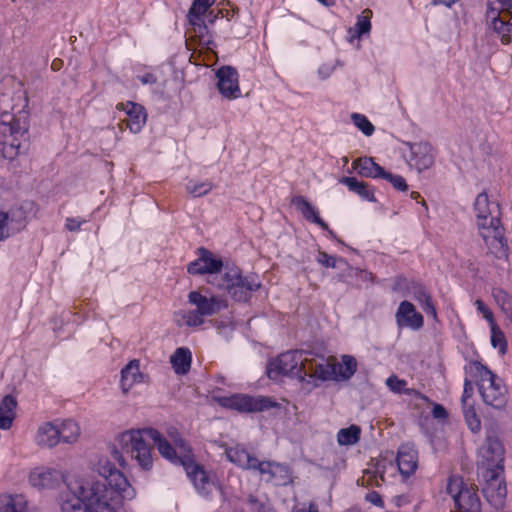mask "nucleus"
Instances as JSON below:
<instances>
[{
  "instance_id": "1",
  "label": "nucleus",
  "mask_w": 512,
  "mask_h": 512,
  "mask_svg": "<svg viewBox=\"0 0 512 512\" xmlns=\"http://www.w3.org/2000/svg\"><path fill=\"white\" fill-rule=\"evenodd\" d=\"M170 437L173 444L153 428L129 430L121 434L120 444L123 451L142 470L149 471L152 469L154 462L153 447L148 442L150 440L163 458L184 468L187 477L200 493H209V476L204 467L195 461L190 446L176 430L170 432Z\"/></svg>"
},
{
  "instance_id": "2",
  "label": "nucleus",
  "mask_w": 512,
  "mask_h": 512,
  "mask_svg": "<svg viewBox=\"0 0 512 512\" xmlns=\"http://www.w3.org/2000/svg\"><path fill=\"white\" fill-rule=\"evenodd\" d=\"M27 99L18 93L0 94V153L7 160L15 159L29 141Z\"/></svg>"
},
{
  "instance_id": "3",
  "label": "nucleus",
  "mask_w": 512,
  "mask_h": 512,
  "mask_svg": "<svg viewBox=\"0 0 512 512\" xmlns=\"http://www.w3.org/2000/svg\"><path fill=\"white\" fill-rule=\"evenodd\" d=\"M67 492L61 502L62 512H117L113 491L87 479H74L66 484Z\"/></svg>"
},
{
  "instance_id": "4",
  "label": "nucleus",
  "mask_w": 512,
  "mask_h": 512,
  "mask_svg": "<svg viewBox=\"0 0 512 512\" xmlns=\"http://www.w3.org/2000/svg\"><path fill=\"white\" fill-rule=\"evenodd\" d=\"M470 377L477 379V387L485 405L496 410L505 409L508 390L503 380L479 361H470L464 367Z\"/></svg>"
},
{
  "instance_id": "5",
  "label": "nucleus",
  "mask_w": 512,
  "mask_h": 512,
  "mask_svg": "<svg viewBox=\"0 0 512 512\" xmlns=\"http://www.w3.org/2000/svg\"><path fill=\"white\" fill-rule=\"evenodd\" d=\"M209 283L220 290L226 291L230 297L238 302H247L251 294L261 287L258 276L255 274L243 275L236 267H225L224 273L215 275Z\"/></svg>"
},
{
  "instance_id": "6",
  "label": "nucleus",
  "mask_w": 512,
  "mask_h": 512,
  "mask_svg": "<svg viewBox=\"0 0 512 512\" xmlns=\"http://www.w3.org/2000/svg\"><path fill=\"white\" fill-rule=\"evenodd\" d=\"M188 302L195 306L189 311L175 313V320L178 326L198 327L204 323L205 317H210L226 307V301L216 295L207 296L201 291H191L188 294Z\"/></svg>"
},
{
  "instance_id": "7",
  "label": "nucleus",
  "mask_w": 512,
  "mask_h": 512,
  "mask_svg": "<svg viewBox=\"0 0 512 512\" xmlns=\"http://www.w3.org/2000/svg\"><path fill=\"white\" fill-rule=\"evenodd\" d=\"M97 472L103 480H88L89 483L102 484L107 491H113V502H117V511L122 506L123 500H131L135 497V490L125 478L123 473L108 459H100L97 463Z\"/></svg>"
},
{
  "instance_id": "8",
  "label": "nucleus",
  "mask_w": 512,
  "mask_h": 512,
  "mask_svg": "<svg viewBox=\"0 0 512 512\" xmlns=\"http://www.w3.org/2000/svg\"><path fill=\"white\" fill-rule=\"evenodd\" d=\"M309 356L308 351L294 350L280 354L276 359L269 362L267 376L272 380H279L281 376H290L306 380L305 363Z\"/></svg>"
},
{
  "instance_id": "9",
  "label": "nucleus",
  "mask_w": 512,
  "mask_h": 512,
  "mask_svg": "<svg viewBox=\"0 0 512 512\" xmlns=\"http://www.w3.org/2000/svg\"><path fill=\"white\" fill-rule=\"evenodd\" d=\"M446 490L457 512H482L478 489L474 484H467L462 477L452 475L448 478Z\"/></svg>"
},
{
  "instance_id": "10",
  "label": "nucleus",
  "mask_w": 512,
  "mask_h": 512,
  "mask_svg": "<svg viewBox=\"0 0 512 512\" xmlns=\"http://www.w3.org/2000/svg\"><path fill=\"white\" fill-rule=\"evenodd\" d=\"M505 448L498 429H489L478 450L477 471L504 468Z\"/></svg>"
},
{
  "instance_id": "11",
  "label": "nucleus",
  "mask_w": 512,
  "mask_h": 512,
  "mask_svg": "<svg viewBox=\"0 0 512 512\" xmlns=\"http://www.w3.org/2000/svg\"><path fill=\"white\" fill-rule=\"evenodd\" d=\"M477 475L486 500L497 509L503 507L507 496L504 468L479 470Z\"/></svg>"
},
{
  "instance_id": "12",
  "label": "nucleus",
  "mask_w": 512,
  "mask_h": 512,
  "mask_svg": "<svg viewBox=\"0 0 512 512\" xmlns=\"http://www.w3.org/2000/svg\"><path fill=\"white\" fill-rule=\"evenodd\" d=\"M218 403L228 409L239 412H262L270 408L278 407V403L265 396H249L244 394H235L232 396L220 397Z\"/></svg>"
},
{
  "instance_id": "13",
  "label": "nucleus",
  "mask_w": 512,
  "mask_h": 512,
  "mask_svg": "<svg viewBox=\"0 0 512 512\" xmlns=\"http://www.w3.org/2000/svg\"><path fill=\"white\" fill-rule=\"evenodd\" d=\"M501 214H494L489 217H485L484 230L483 226L480 225V221H476L477 228L480 236L485 241L486 245L494 253H505L506 239L505 229L501 224Z\"/></svg>"
},
{
  "instance_id": "14",
  "label": "nucleus",
  "mask_w": 512,
  "mask_h": 512,
  "mask_svg": "<svg viewBox=\"0 0 512 512\" xmlns=\"http://www.w3.org/2000/svg\"><path fill=\"white\" fill-rule=\"evenodd\" d=\"M487 0L486 22L490 28L501 36L503 44L510 42L512 24L500 17L501 12H506L511 7L510 0Z\"/></svg>"
},
{
  "instance_id": "15",
  "label": "nucleus",
  "mask_w": 512,
  "mask_h": 512,
  "mask_svg": "<svg viewBox=\"0 0 512 512\" xmlns=\"http://www.w3.org/2000/svg\"><path fill=\"white\" fill-rule=\"evenodd\" d=\"M305 372L307 383L313 382V386H318L316 381H328L335 378L334 357L325 358L324 356H315L309 352L305 363Z\"/></svg>"
},
{
  "instance_id": "16",
  "label": "nucleus",
  "mask_w": 512,
  "mask_h": 512,
  "mask_svg": "<svg viewBox=\"0 0 512 512\" xmlns=\"http://www.w3.org/2000/svg\"><path fill=\"white\" fill-rule=\"evenodd\" d=\"M223 268V262L206 248L198 249V259L188 265V272L192 275L210 274L213 280L215 275H220Z\"/></svg>"
},
{
  "instance_id": "17",
  "label": "nucleus",
  "mask_w": 512,
  "mask_h": 512,
  "mask_svg": "<svg viewBox=\"0 0 512 512\" xmlns=\"http://www.w3.org/2000/svg\"><path fill=\"white\" fill-rule=\"evenodd\" d=\"M216 77L218 90L223 97L235 99L240 96L239 75L234 67L222 66L217 70Z\"/></svg>"
},
{
  "instance_id": "18",
  "label": "nucleus",
  "mask_w": 512,
  "mask_h": 512,
  "mask_svg": "<svg viewBox=\"0 0 512 512\" xmlns=\"http://www.w3.org/2000/svg\"><path fill=\"white\" fill-rule=\"evenodd\" d=\"M410 157L408 164L418 172L429 169L434 163L433 147L428 142L409 144Z\"/></svg>"
},
{
  "instance_id": "19",
  "label": "nucleus",
  "mask_w": 512,
  "mask_h": 512,
  "mask_svg": "<svg viewBox=\"0 0 512 512\" xmlns=\"http://www.w3.org/2000/svg\"><path fill=\"white\" fill-rule=\"evenodd\" d=\"M398 328H410L419 330L423 327V316L416 310L415 306L409 301H402L395 314Z\"/></svg>"
},
{
  "instance_id": "20",
  "label": "nucleus",
  "mask_w": 512,
  "mask_h": 512,
  "mask_svg": "<svg viewBox=\"0 0 512 512\" xmlns=\"http://www.w3.org/2000/svg\"><path fill=\"white\" fill-rule=\"evenodd\" d=\"M257 471L261 475L267 476L265 478L267 482H272L276 486L286 485L291 478L289 467L282 463L260 461Z\"/></svg>"
},
{
  "instance_id": "21",
  "label": "nucleus",
  "mask_w": 512,
  "mask_h": 512,
  "mask_svg": "<svg viewBox=\"0 0 512 512\" xmlns=\"http://www.w3.org/2000/svg\"><path fill=\"white\" fill-rule=\"evenodd\" d=\"M291 204L302 214V216L309 222L317 224L323 230L327 231L332 238H336L335 233L329 229L328 224L319 216V212L308 200L301 195L294 196L291 199Z\"/></svg>"
},
{
  "instance_id": "22",
  "label": "nucleus",
  "mask_w": 512,
  "mask_h": 512,
  "mask_svg": "<svg viewBox=\"0 0 512 512\" xmlns=\"http://www.w3.org/2000/svg\"><path fill=\"white\" fill-rule=\"evenodd\" d=\"M225 454L227 459L244 470H256L259 466L260 460L250 454L245 448L240 445L226 448Z\"/></svg>"
},
{
  "instance_id": "23",
  "label": "nucleus",
  "mask_w": 512,
  "mask_h": 512,
  "mask_svg": "<svg viewBox=\"0 0 512 512\" xmlns=\"http://www.w3.org/2000/svg\"><path fill=\"white\" fill-rule=\"evenodd\" d=\"M62 479V473L56 469H35L29 475L30 484L38 489L53 488Z\"/></svg>"
},
{
  "instance_id": "24",
  "label": "nucleus",
  "mask_w": 512,
  "mask_h": 512,
  "mask_svg": "<svg viewBox=\"0 0 512 512\" xmlns=\"http://www.w3.org/2000/svg\"><path fill=\"white\" fill-rule=\"evenodd\" d=\"M473 206L476 221H480L481 226H484L482 223H485V217L501 214L499 204L496 201H490L486 192H481L477 195ZM482 228L483 230L485 229L484 227Z\"/></svg>"
},
{
  "instance_id": "25",
  "label": "nucleus",
  "mask_w": 512,
  "mask_h": 512,
  "mask_svg": "<svg viewBox=\"0 0 512 512\" xmlns=\"http://www.w3.org/2000/svg\"><path fill=\"white\" fill-rule=\"evenodd\" d=\"M417 451L410 445H402L397 454V465L402 475L410 476L417 468Z\"/></svg>"
},
{
  "instance_id": "26",
  "label": "nucleus",
  "mask_w": 512,
  "mask_h": 512,
  "mask_svg": "<svg viewBox=\"0 0 512 512\" xmlns=\"http://www.w3.org/2000/svg\"><path fill=\"white\" fill-rule=\"evenodd\" d=\"M35 442L41 447H55L58 443H60V436L57 425L51 422L42 424L37 430Z\"/></svg>"
},
{
  "instance_id": "27",
  "label": "nucleus",
  "mask_w": 512,
  "mask_h": 512,
  "mask_svg": "<svg viewBox=\"0 0 512 512\" xmlns=\"http://www.w3.org/2000/svg\"><path fill=\"white\" fill-rule=\"evenodd\" d=\"M130 108L127 111V118L125 119L126 127L134 134L139 133L147 120V113L145 108L140 104L128 103Z\"/></svg>"
},
{
  "instance_id": "28",
  "label": "nucleus",
  "mask_w": 512,
  "mask_h": 512,
  "mask_svg": "<svg viewBox=\"0 0 512 512\" xmlns=\"http://www.w3.org/2000/svg\"><path fill=\"white\" fill-rule=\"evenodd\" d=\"M143 380V374L140 372V363L138 360L130 361L121 370V388L126 394L134 384L140 383Z\"/></svg>"
},
{
  "instance_id": "29",
  "label": "nucleus",
  "mask_w": 512,
  "mask_h": 512,
  "mask_svg": "<svg viewBox=\"0 0 512 512\" xmlns=\"http://www.w3.org/2000/svg\"><path fill=\"white\" fill-rule=\"evenodd\" d=\"M352 166L360 176L366 178H381L384 173V168L368 157L358 158Z\"/></svg>"
},
{
  "instance_id": "30",
  "label": "nucleus",
  "mask_w": 512,
  "mask_h": 512,
  "mask_svg": "<svg viewBox=\"0 0 512 512\" xmlns=\"http://www.w3.org/2000/svg\"><path fill=\"white\" fill-rule=\"evenodd\" d=\"M335 364V381L349 380L357 370V361L353 356L343 355L341 362H337L334 357Z\"/></svg>"
},
{
  "instance_id": "31",
  "label": "nucleus",
  "mask_w": 512,
  "mask_h": 512,
  "mask_svg": "<svg viewBox=\"0 0 512 512\" xmlns=\"http://www.w3.org/2000/svg\"><path fill=\"white\" fill-rule=\"evenodd\" d=\"M410 290L415 298L418 301L423 309V311L428 315L436 318L437 312L436 308L432 302L431 295L428 293L426 288L419 283H412Z\"/></svg>"
},
{
  "instance_id": "32",
  "label": "nucleus",
  "mask_w": 512,
  "mask_h": 512,
  "mask_svg": "<svg viewBox=\"0 0 512 512\" xmlns=\"http://www.w3.org/2000/svg\"><path fill=\"white\" fill-rule=\"evenodd\" d=\"M339 182L348 187V189L357 195H359L362 199L375 202L376 199L374 197V192L370 189V186L363 181L357 180L355 177H342Z\"/></svg>"
},
{
  "instance_id": "33",
  "label": "nucleus",
  "mask_w": 512,
  "mask_h": 512,
  "mask_svg": "<svg viewBox=\"0 0 512 512\" xmlns=\"http://www.w3.org/2000/svg\"><path fill=\"white\" fill-rule=\"evenodd\" d=\"M17 402L11 395H6L0 402V428L9 429L15 418Z\"/></svg>"
},
{
  "instance_id": "34",
  "label": "nucleus",
  "mask_w": 512,
  "mask_h": 512,
  "mask_svg": "<svg viewBox=\"0 0 512 512\" xmlns=\"http://www.w3.org/2000/svg\"><path fill=\"white\" fill-rule=\"evenodd\" d=\"M171 363L176 374L184 375L190 370L191 352L188 348H177L171 356Z\"/></svg>"
},
{
  "instance_id": "35",
  "label": "nucleus",
  "mask_w": 512,
  "mask_h": 512,
  "mask_svg": "<svg viewBox=\"0 0 512 512\" xmlns=\"http://www.w3.org/2000/svg\"><path fill=\"white\" fill-rule=\"evenodd\" d=\"M57 429L59 431L60 442L67 444L75 443L81 434L78 423L71 419L63 421L59 426L57 425Z\"/></svg>"
},
{
  "instance_id": "36",
  "label": "nucleus",
  "mask_w": 512,
  "mask_h": 512,
  "mask_svg": "<svg viewBox=\"0 0 512 512\" xmlns=\"http://www.w3.org/2000/svg\"><path fill=\"white\" fill-rule=\"evenodd\" d=\"M360 436L361 428L353 424L338 431L337 442L341 446L354 445L360 440Z\"/></svg>"
},
{
  "instance_id": "37",
  "label": "nucleus",
  "mask_w": 512,
  "mask_h": 512,
  "mask_svg": "<svg viewBox=\"0 0 512 512\" xmlns=\"http://www.w3.org/2000/svg\"><path fill=\"white\" fill-rule=\"evenodd\" d=\"M25 502L20 495H0V512H24Z\"/></svg>"
},
{
  "instance_id": "38",
  "label": "nucleus",
  "mask_w": 512,
  "mask_h": 512,
  "mask_svg": "<svg viewBox=\"0 0 512 512\" xmlns=\"http://www.w3.org/2000/svg\"><path fill=\"white\" fill-rule=\"evenodd\" d=\"M214 0H194L189 10V20L192 25H197L202 21V16L207 9L213 4Z\"/></svg>"
},
{
  "instance_id": "39",
  "label": "nucleus",
  "mask_w": 512,
  "mask_h": 512,
  "mask_svg": "<svg viewBox=\"0 0 512 512\" xmlns=\"http://www.w3.org/2000/svg\"><path fill=\"white\" fill-rule=\"evenodd\" d=\"M491 345L498 348L501 354L507 351V341L504 333L499 329L496 323L491 324Z\"/></svg>"
},
{
  "instance_id": "40",
  "label": "nucleus",
  "mask_w": 512,
  "mask_h": 512,
  "mask_svg": "<svg viewBox=\"0 0 512 512\" xmlns=\"http://www.w3.org/2000/svg\"><path fill=\"white\" fill-rule=\"evenodd\" d=\"M463 414L468 428L473 432L477 433L481 429V421L476 414L473 406H463Z\"/></svg>"
},
{
  "instance_id": "41",
  "label": "nucleus",
  "mask_w": 512,
  "mask_h": 512,
  "mask_svg": "<svg viewBox=\"0 0 512 512\" xmlns=\"http://www.w3.org/2000/svg\"><path fill=\"white\" fill-rule=\"evenodd\" d=\"M351 119L354 125L361 130L365 136H371L374 133L375 127L365 115L353 113Z\"/></svg>"
},
{
  "instance_id": "42",
  "label": "nucleus",
  "mask_w": 512,
  "mask_h": 512,
  "mask_svg": "<svg viewBox=\"0 0 512 512\" xmlns=\"http://www.w3.org/2000/svg\"><path fill=\"white\" fill-rule=\"evenodd\" d=\"M370 15H371V11L369 9H366L362 12L361 15H359L357 17L355 29H356V34L358 37L370 32V30H371Z\"/></svg>"
},
{
  "instance_id": "43",
  "label": "nucleus",
  "mask_w": 512,
  "mask_h": 512,
  "mask_svg": "<svg viewBox=\"0 0 512 512\" xmlns=\"http://www.w3.org/2000/svg\"><path fill=\"white\" fill-rule=\"evenodd\" d=\"M213 188L212 183L210 182H201L194 183L189 181L186 185V190L188 193L193 195L194 197H201L208 194Z\"/></svg>"
},
{
  "instance_id": "44",
  "label": "nucleus",
  "mask_w": 512,
  "mask_h": 512,
  "mask_svg": "<svg viewBox=\"0 0 512 512\" xmlns=\"http://www.w3.org/2000/svg\"><path fill=\"white\" fill-rule=\"evenodd\" d=\"M387 387L394 393H409V389H405L407 382L399 379L396 375H391L386 380Z\"/></svg>"
},
{
  "instance_id": "45",
  "label": "nucleus",
  "mask_w": 512,
  "mask_h": 512,
  "mask_svg": "<svg viewBox=\"0 0 512 512\" xmlns=\"http://www.w3.org/2000/svg\"><path fill=\"white\" fill-rule=\"evenodd\" d=\"M381 178H384L387 181H389L393 185V187L399 191H406L408 188L406 180L400 175H395L384 170V173Z\"/></svg>"
},
{
  "instance_id": "46",
  "label": "nucleus",
  "mask_w": 512,
  "mask_h": 512,
  "mask_svg": "<svg viewBox=\"0 0 512 512\" xmlns=\"http://www.w3.org/2000/svg\"><path fill=\"white\" fill-rule=\"evenodd\" d=\"M317 262L327 268H336L337 259L326 252L320 251L317 255Z\"/></svg>"
},
{
  "instance_id": "47",
  "label": "nucleus",
  "mask_w": 512,
  "mask_h": 512,
  "mask_svg": "<svg viewBox=\"0 0 512 512\" xmlns=\"http://www.w3.org/2000/svg\"><path fill=\"white\" fill-rule=\"evenodd\" d=\"M474 392L473 383L470 379L465 378L463 384V394H462V404L463 406H468V400L472 397Z\"/></svg>"
},
{
  "instance_id": "48",
  "label": "nucleus",
  "mask_w": 512,
  "mask_h": 512,
  "mask_svg": "<svg viewBox=\"0 0 512 512\" xmlns=\"http://www.w3.org/2000/svg\"><path fill=\"white\" fill-rule=\"evenodd\" d=\"M475 305L478 312L483 315V317L490 323V325L495 323L493 313L482 300L477 299Z\"/></svg>"
},
{
  "instance_id": "49",
  "label": "nucleus",
  "mask_w": 512,
  "mask_h": 512,
  "mask_svg": "<svg viewBox=\"0 0 512 512\" xmlns=\"http://www.w3.org/2000/svg\"><path fill=\"white\" fill-rule=\"evenodd\" d=\"M86 222L85 219L79 217H68L66 219L65 228L71 232H76L81 228L82 224Z\"/></svg>"
},
{
  "instance_id": "50",
  "label": "nucleus",
  "mask_w": 512,
  "mask_h": 512,
  "mask_svg": "<svg viewBox=\"0 0 512 512\" xmlns=\"http://www.w3.org/2000/svg\"><path fill=\"white\" fill-rule=\"evenodd\" d=\"M8 214L5 212H0V241L5 240L9 237V228H8Z\"/></svg>"
},
{
  "instance_id": "51",
  "label": "nucleus",
  "mask_w": 512,
  "mask_h": 512,
  "mask_svg": "<svg viewBox=\"0 0 512 512\" xmlns=\"http://www.w3.org/2000/svg\"><path fill=\"white\" fill-rule=\"evenodd\" d=\"M365 499H366L369 503L373 504V505H374V506H376V507H380V508L384 507V502H383V500H382V497H381V495H380L378 492H376V491L369 492V493L366 495Z\"/></svg>"
},
{
  "instance_id": "52",
  "label": "nucleus",
  "mask_w": 512,
  "mask_h": 512,
  "mask_svg": "<svg viewBox=\"0 0 512 512\" xmlns=\"http://www.w3.org/2000/svg\"><path fill=\"white\" fill-rule=\"evenodd\" d=\"M432 415L435 419H445L448 416V413L441 404H434Z\"/></svg>"
},
{
  "instance_id": "53",
  "label": "nucleus",
  "mask_w": 512,
  "mask_h": 512,
  "mask_svg": "<svg viewBox=\"0 0 512 512\" xmlns=\"http://www.w3.org/2000/svg\"><path fill=\"white\" fill-rule=\"evenodd\" d=\"M111 456L112 458L118 462V464L121 466V467H125L126 466V461H125V458L124 456L122 455V453L117 450L116 448H113L112 451H111Z\"/></svg>"
},
{
  "instance_id": "54",
  "label": "nucleus",
  "mask_w": 512,
  "mask_h": 512,
  "mask_svg": "<svg viewBox=\"0 0 512 512\" xmlns=\"http://www.w3.org/2000/svg\"><path fill=\"white\" fill-rule=\"evenodd\" d=\"M139 80L143 84H155L157 82L156 76L152 73H146V74L140 76Z\"/></svg>"
},
{
  "instance_id": "55",
  "label": "nucleus",
  "mask_w": 512,
  "mask_h": 512,
  "mask_svg": "<svg viewBox=\"0 0 512 512\" xmlns=\"http://www.w3.org/2000/svg\"><path fill=\"white\" fill-rule=\"evenodd\" d=\"M293 512H318V509L316 507V505L314 504H309V506L306 508V507H295L293 508Z\"/></svg>"
},
{
  "instance_id": "56",
  "label": "nucleus",
  "mask_w": 512,
  "mask_h": 512,
  "mask_svg": "<svg viewBox=\"0 0 512 512\" xmlns=\"http://www.w3.org/2000/svg\"><path fill=\"white\" fill-rule=\"evenodd\" d=\"M406 282V278L402 276H397L395 279V284L393 287V290H398L399 287H401Z\"/></svg>"
},
{
  "instance_id": "57",
  "label": "nucleus",
  "mask_w": 512,
  "mask_h": 512,
  "mask_svg": "<svg viewBox=\"0 0 512 512\" xmlns=\"http://www.w3.org/2000/svg\"><path fill=\"white\" fill-rule=\"evenodd\" d=\"M62 65V60L60 59H55L53 60L52 64H51V68L54 70V71H57L60 69Z\"/></svg>"
},
{
  "instance_id": "58",
  "label": "nucleus",
  "mask_w": 512,
  "mask_h": 512,
  "mask_svg": "<svg viewBox=\"0 0 512 512\" xmlns=\"http://www.w3.org/2000/svg\"><path fill=\"white\" fill-rule=\"evenodd\" d=\"M326 7H332L336 4V0H317Z\"/></svg>"
},
{
  "instance_id": "59",
  "label": "nucleus",
  "mask_w": 512,
  "mask_h": 512,
  "mask_svg": "<svg viewBox=\"0 0 512 512\" xmlns=\"http://www.w3.org/2000/svg\"><path fill=\"white\" fill-rule=\"evenodd\" d=\"M455 2V0H449V1H446V0H435L434 3L435 4H444L448 7H450L453 3Z\"/></svg>"
},
{
  "instance_id": "60",
  "label": "nucleus",
  "mask_w": 512,
  "mask_h": 512,
  "mask_svg": "<svg viewBox=\"0 0 512 512\" xmlns=\"http://www.w3.org/2000/svg\"><path fill=\"white\" fill-rule=\"evenodd\" d=\"M411 198H413L415 200H418V198H420V194L418 192H412L411 193Z\"/></svg>"
},
{
  "instance_id": "61",
  "label": "nucleus",
  "mask_w": 512,
  "mask_h": 512,
  "mask_svg": "<svg viewBox=\"0 0 512 512\" xmlns=\"http://www.w3.org/2000/svg\"><path fill=\"white\" fill-rule=\"evenodd\" d=\"M343 162H344V164H347V163H348V158H347V157H344V158H343Z\"/></svg>"
},
{
  "instance_id": "62",
  "label": "nucleus",
  "mask_w": 512,
  "mask_h": 512,
  "mask_svg": "<svg viewBox=\"0 0 512 512\" xmlns=\"http://www.w3.org/2000/svg\"><path fill=\"white\" fill-rule=\"evenodd\" d=\"M422 205L425 206V208L427 209V206H426V203L424 200H422Z\"/></svg>"
},
{
  "instance_id": "63",
  "label": "nucleus",
  "mask_w": 512,
  "mask_h": 512,
  "mask_svg": "<svg viewBox=\"0 0 512 512\" xmlns=\"http://www.w3.org/2000/svg\"><path fill=\"white\" fill-rule=\"evenodd\" d=\"M420 397H421L422 399H424V400H427V397H426V396H424V395H421Z\"/></svg>"
}]
</instances>
